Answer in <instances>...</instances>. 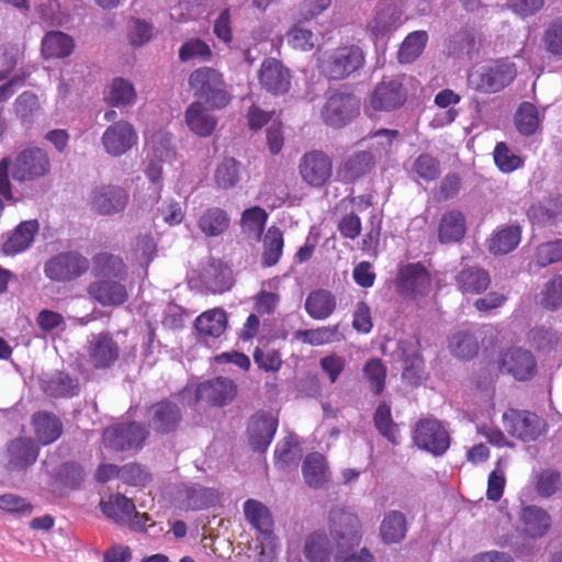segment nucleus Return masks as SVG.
Here are the masks:
<instances>
[{
    "mask_svg": "<svg viewBox=\"0 0 562 562\" xmlns=\"http://www.w3.org/2000/svg\"><path fill=\"white\" fill-rule=\"evenodd\" d=\"M193 95L203 100L212 109H224L232 94L226 88L223 75L212 67H200L193 70L188 79Z\"/></svg>",
    "mask_w": 562,
    "mask_h": 562,
    "instance_id": "f257e3e1",
    "label": "nucleus"
},
{
    "mask_svg": "<svg viewBox=\"0 0 562 562\" xmlns=\"http://www.w3.org/2000/svg\"><path fill=\"white\" fill-rule=\"evenodd\" d=\"M517 75L514 63L497 59L473 68L468 74V86L481 93H496L507 87Z\"/></svg>",
    "mask_w": 562,
    "mask_h": 562,
    "instance_id": "f03ea898",
    "label": "nucleus"
},
{
    "mask_svg": "<svg viewBox=\"0 0 562 562\" xmlns=\"http://www.w3.org/2000/svg\"><path fill=\"white\" fill-rule=\"evenodd\" d=\"M366 56L361 47L345 45L323 53L319 68L330 80H342L363 67Z\"/></svg>",
    "mask_w": 562,
    "mask_h": 562,
    "instance_id": "7ed1b4c3",
    "label": "nucleus"
},
{
    "mask_svg": "<svg viewBox=\"0 0 562 562\" xmlns=\"http://www.w3.org/2000/svg\"><path fill=\"white\" fill-rule=\"evenodd\" d=\"M360 110V100L346 90H334L327 94L321 111L324 123L334 128H340L350 123Z\"/></svg>",
    "mask_w": 562,
    "mask_h": 562,
    "instance_id": "20e7f679",
    "label": "nucleus"
},
{
    "mask_svg": "<svg viewBox=\"0 0 562 562\" xmlns=\"http://www.w3.org/2000/svg\"><path fill=\"white\" fill-rule=\"evenodd\" d=\"M12 178L18 182H31L45 177L50 170L47 153L38 147L19 151L11 162Z\"/></svg>",
    "mask_w": 562,
    "mask_h": 562,
    "instance_id": "39448f33",
    "label": "nucleus"
},
{
    "mask_svg": "<svg viewBox=\"0 0 562 562\" xmlns=\"http://www.w3.org/2000/svg\"><path fill=\"white\" fill-rule=\"evenodd\" d=\"M406 94L398 78L384 77L369 94L364 110L370 115L372 112L394 111L405 103Z\"/></svg>",
    "mask_w": 562,
    "mask_h": 562,
    "instance_id": "423d86ee",
    "label": "nucleus"
},
{
    "mask_svg": "<svg viewBox=\"0 0 562 562\" xmlns=\"http://www.w3.org/2000/svg\"><path fill=\"white\" fill-rule=\"evenodd\" d=\"M90 267L88 258L77 250L59 252L44 265L46 278L56 282H67L85 274Z\"/></svg>",
    "mask_w": 562,
    "mask_h": 562,
    "instance_id": "0eeeda50",
    "label": "nucleus"
},
{
    "mask_svg": "<svg viewBox=\"0 0 562 562\" xmlns=\"http://www.w3.org/2000/svg\"><path fill=\"white\" fill-rule=\"evenodd\" d=\"M503 424L508 434L524 441L537 440L547 431V423L536 413L510 408L503 414Z\"/></svg>",
    "mask_w": 562,
    "mask_h": 562,
    "instance_id": "6e6552de",
    "label": "nucleus"
},
{
    "mask_svg": "<svg viewBox=\"0 0 562 562\" xmlns=\"http://www.w3.org/2000/svg\"><path fill=\"white\" fill-rule=\"evenodd\" d=\"M149 436L146 426L138 423L117 424L104 429L103 443L115 451L140 449Z\"/></svg>",
    "mask_w": 562,
    "mask_h": 562,
    "instance_id": "1a4fd4ad",
    "label": "nucleus"
},
{
    "mask_svg": "<svg viewBox=\"0 0 562 562\" xmlns=\"http://www.w3.org/2000/svg\"><path fill=\"white\" fill-rule=\"evenodd\" d=\"M414 442L418 448L438 457L449 449L450 435L439 420L423 419L415 427Z\"/></svg>",
    "mask_w": 562,
    "mask_h": 562,
    "instance_id": "9d476101",
    "label": "nucleus"
},
{
    "mask_svg": "<svg viewBox=\"0 0 562 562\" xmlns=\"http://www.w3.org/2000/svg\"><path fill=\"white\" fill-rule=\"evenodd\" d=\"M88 201L95 214L114 215L125 210L130 195L121 186L101 184L91 190Z\"/></svg>",
    "mask_w": 562,
    "mask_h": 562,
    "instance_id": "9b49d317",
    "label": "nucleus"
},
{
    "mask_svg": "<svg viewBox=\"0 0 562 562\" xmlns=\"http://www.w3.org/2000/svg\"><path fill=\"white\" fill-rule=\"evenodd\" d=\"M299 171L304 182L311 187L321 188L333 175V162L326 153L310 150L300 159Z\"/></svg>",
    "mask_w": 562,
    "mask_h": 562,
    "instance_id": "f8f14e48",
    "label": "nucleus"
},
{
    "mask_svg": "<svg viewBox=\"0 0 562 562\" xmlns=\"http://www.w3.org/2000/svg\"><path fill=\"white\" fill-rule=\"evenodd\" d=\"M138 140L134 126L124 120L112 123L102 134L101 143L106 154L120 157L131 150Z\"/></svg>",
    "mask_w": 562,
    "mask_h": 562,
    "instance_id": "ddd939ff",
    "label": "nucleus"
},
{
    "mask_svg": "<svg viewBox=\"0 0 562 562\" xmlns=\"http://www.w3.org/2000/svg\"><path fill=\"white\" fill-rule=\"evenodd\" d=\"M403 11L392 0H382L373 19L368 23L371 37L379 42L392 34L402 24Z\"/></svg>",
    "mask_w": 562,
    "mask_h": 562,
    "instance_id": "4468645a",
    "label": "nucleus"
},
{
    "mask_svg": "<svg viewBox=\"0 0 562 562\" xmlns=\"http://www.w3.org/2000/svg\"><path fill=\"white\" fill-rule=\"evenodd\" d=\"M261 88L273 95H282L290 90V70L273 57L266 58L258 71Z\"/></svg>",
    "mask_w": 562,
    "mask_h": 562,
    "instance_id": "2eb2a0df",
    "label": "nucleus"
},
{
    "mask_svg": "<svg viewBox=\"0 0 562 562\" xmlns=\"http://www.w3.org/2000/svg\"><path fill=\"white\" fill-rule=\"evenodd\" d=\"M149 427L159 434L176 431L182 420V408L178 403L164 400L153 404L147 411Z\"/></svg>",
    "mask_w": 562,
    "mask_h": 562,
    "instance_id": "dca6fc26",
    "label": "nucleus"
},
{
    "mask_svg": "<svg viewBox=\"0 0 562 562\" xmlns=\"http://www.w3.org/2000/svg\"><path fill=\"white\" fill-rule=\"evenodd\" d=\"M397 288L401 293L414 299L425 296L431 288L430 274L420 262L408 263L398 272Z\"/></svg>",
    "mask_w": 562,
    "mask_h": 562,
    "instance_id": "f3484780",
    "label": "nucleus"
},
{
    "mask_svg": "<svg viewBox=\"0 0 562 562\" xmlns=\"http://www.w3.org/2000/svg\"><path fill=\"white\" fill-rule=\"evenodd\" d=\"M499 369L518 381H526L535 375L537 363L529 350L520 347L510 348L501 356Z\"/></svg>",
    "mask_w": 562,
    "mask_h": 562,
    "instance_id": "a211bd4d",
    "label": "nucleus"
},
{
    "mask_svg": "<svg viewBox=\"0 0 562 562\" xmlns=\"http://www.w3.org/2000/svg\"><path fill=\"white\" fill-rule=\"evenodd\" d=\"M89 359L97 369L110 368L119 358L120 349L109 333L92 334L89 339Z\"/></svg>",
    "mask_w": 562,
    "mask_h": 562,
    "instance_id": "6ab92c4d",
    "label": "nucleus"
},
{
    "mask_svg": "<svg viewBox=\"0 0 562 562\" xmlns=\"http://www.w3.org/2000/svg\"><path fill=\"white\" fill-rule=\"evenodd\" d=\"M121 279H98L88 286L89 295L102 306H116L125 303L128 293Z\"/></svg>",
    "mask_w": 562,
    "mask_h": 562,
    "instance_id": "aec40b11",
    "label": "nucleus"
},
{
    "mask_svg": "<svg viewBox=\"0 0 562 562\" xmlns=\"http://www.w3.org/2000/svg\"><path fill=\"white\" fill-rule=\"evenodd\" d=\"M236 392L237 389L232 379L218 376L200 383L196 387L195 395L198 401L224 406L235 397Z\"/></svg>",
    "mask_w": 562,
    "mask_h": 562,
    "instance_id": "412c9836",
    "label": "nucleus"
},
{
    "mask_svg": "<svg viewBox=\"0 0 562 562\" xmlns=\"http://www.w3.org/2000/svg\"><path fill=\"white\" fill-rule=\"evenodd\" d=\"M278 428V420L267 414L254 415L248 424V441L254 451L265 452Z\"/></svg>",
    "mask_w": 562,
    "mask_h": 562,
    "instance_id": "4be33fe9",
    "label": "nucleus"
},
{
    "mask_svg": "<svg viewBox=\"0 0 562 562\" xmlns=\"http://www.w3.org/2000/svg\"><path fill=\"white\" fill-rule=\"evenodd\" d=\"M184 122L194 135L199 137H209L213 134L217 125L216 116L201 101L192 102L186 110Z\"/></svg>",
    "mask_w": 562,
    "mask_h": 562,
    "instance_id": "5701e85b",
    "label": "nucleus"
},
{
    "mask_svg": "<svg viewBox=\"0 0 562 562\" xmlns=\"http://www.w3.org/2000/svg\"><path fill=\"white\" fill-rule=\"evenodd\" d=\"M178 498L183 509L201 510L213 505L217 494L199 483H184L178 490Z\"/></svg>",
    "mask_w": 562,
    "mask_h": 562,
    "instance_id": "b1692460",
    "label": "nucleus"
},
{
    "mask_svg": "<svg viewBox=\"0 0 562 562\" xmlns=\"http://www.w3.org/2000/svg\"><path fill=\"white\" fill-rule=\"evenodd\" d=\"M519 519L524 526V532L532 539L542 538L552 526V518L549 513L537 505L521 506Z\"/></svg>",
    "mask_w": 562,
    "mask_h": 562,
    "instance_id": "393cba45",
    "label": "nucleus"
},
{
    "mask_svg": "<svg viewBox=\"0 0 562 562\" xmlns=\"http://www.w3.org/2000/svg\"><path fill=\"white\" fill-rule=\"evenodd\" d=\"M374 162V155L370 150L355 151L344 159L339 166L338 175L345 182H355L369 173Z\"/></svg>",
    "mask_w": 562,
    "mask_h": 562,
    "instance_id": "a878e982",
    "label": "nucleus"
},
{
    "mask_svg": "<svg viewBox=\"0 0 562 562\" xmlns=\"http://www.w3.org/2000/svg\"><path fill=\"white\" fill-rule=\"evenodd\" d=\"M330 535L341 544L359 540V521L353 515L333 510L329 515Z\"/></svg>",
    "mask_w": 562,
    "mask_h": 562,
    "instance_id": "bb28decb",
    "label": "nucleus"
},
{
    "mask_svg": "<svg viewBox=\"0 0 562 562\" xmlns=\"http://www.w3.org/2000/svg\"><path fill=\"white\" fill-rule=\"evenodd\" d=\"M304 482L312 488L318 490L330 480V471L325 457L318 452L308 453L302 463Z\"/></svg>",
    "mask_w": 562,
    "mask_h": 562,
    "instance_id": "cd10ccee",
    "label": "nucleus"
},
{
    "mask_svg": "<svg viewBox=\"0 0 562 562\" xmlns=\"http://www.w3.org/2000/svg\"><path fill=\"white\" fill-rule=\"evenodd\" d=\"M92 273L99 279L125 280L127 267L120 256L99 252L92 257Z\"/></svg>",
    "mask_w": 562,
    "mask_h": 562,
    "instance_id": "c85d7f7f",
    "label": "nucleus"
},
{
    "mask_svg": "<svg viewBox=\"0 0 562 562\" xmlns=\"http://www.w3.org/2000/svg\"><path fill=\"white\" fill-rule=\"evenodd\" d=\"M465 232V216L461 211L451 210L442 215L438 227L440 243H457L464 237Z\"/></svg>",
    "mask_w": 562,
    "mask_h": 562,
    "instance_id": "c756f323",
    "label": "nucleus"
},
{
    "mask_svg": "<svg viewBox=\"0 0 562 562\" xmlns=\"http://www.w3.org/2000/svg\"><path fill=\"white\" fill-rule=\"evenodd\" d=\"M304 308L313 319H327L336 308V297L327 290H314L307 295Z\"/></svg>",
    "mask_w": 562,
    "mask_h": 562,
    "instance_id": "7c9ffc66",
    "label": "nucleus"
},
{
    "mask_svg": "<svg viewBox=\"0 0 562 562\" xmlns=\"http://www.w3.org/2000/svg\"><path fill=\"white\" fill-rule=\"evenodd\" d=\"M456 282L463 294H480L488 288L491 278L486 270L479 267H469L457 274Z\"/></svg>",
    "mask_w": 562,
    "mask_h": 562,
    "instance_id": "2f4dec72",
    "label": "nucleus"
},
{
    "mask_svg": "<svg viewBox=\"0 0 562 562\" xmlns=\"http://www.w3.org/2000/svg\"><path fill=\"white\" fill-rule=\"evenodd\" d=\"M194 326L201 338H217L226 329V313L222 308L206 311L196 317Z\"/></svg>",
    "mask_w": 562,
    "mask_h": 562,
    "instance_id": "473e14b6",
    "label": "nucleus"
},
{
    "mask_svg": "<svg viewBox=\"0 0 562 562\" xmlns=\"http://www.w3.org/2000/svg\"><path fill=\"white\" fill-rule=\"evenodd\" d=\"M40 228L36 220L22 222L3 245L8 255H15L26 250L34 241L35 234Z\"/></svg>",
    "mask_w": 562,
    "mask_h": 562,
    "instance_id": "72a5a7b5",
    "label": "nucleus"
},
{
    "mask_svg": "<svg viewBox=\"0 0 562 562\" xmlns=\"http://www.w3.org/2000/svg\"><path fill=\"white\" fill-rule=\"evenodd\" d=\"M74 48V38L60 31L47 32L42 40V54L45 58L68 57Z\"/></svg>",
    "mask_w": 562,
    "mask_h": 562,
    "instance_id": "f704fd0d",
    "label": "nucleus"
},
{
    "mask_svg": "<svg viewBox=\"0 0 562 562\" xmlns=\"http://www.w3.org/2000/svg\"><path fill=\"white\" fill-rule=\"evenodd\" d=\"M10 465L22 470L33 464L38 456L36 443L30 438H16L9 446Z\"/></svg>",
    "mask_w": 562,
    "mask_h": 562,
    "instance_id": "c9c22d12",
    "label": "nucleus"
},
{
    "mask_svg": "<svg viewBox=\"0 0 562 562\" xmlns=\"http://www.w3.org/2000/svg\"><path fill=\"white\" fill-rule=\"evenodd\" d=\"M32 423L36 439L44 446L57 440L63 432V425L59 418L47 412L34 414Z\"/></svg>",
    "mask_w": 562,
    "mask_h": 562,
    "instance_id": "e433bc0d",
    "label": "nucleus"
},
{
    "mask_svg": "<svg viewBox=\"0 0 562 562\" xmlns=\"http://www.w3.org/2000/svg\"><path fill=\"white\" fill-rule=\"evenodd\" d=\"M100 508L108 518L119 525H126L135 512V504L125 495L115 494L110 496L108 501H101Z\"/></svg>",
    "mask_w": 562,
    "mask_h": 562,
    "instance_id": "4c0bfd02",
    "label": "nucleus"
},
{
    "mask_svg": "<svg viewBox=\"0 0 562 562\" xmlns=\"http://www.w3.org/2000/svg\"><path fill=\"white\" fill-rule=\"evenodd\" d=\"M521 240V228L508 225L495 231L490 240L488 249L494 255H506L513 251Z\"/></svg>",
    "mask_w": 562,
    "mask_h": 562,
    "instance_id": "58836bf2",
    "label": "nucleus"
},
{
    "mask_svg": "<svg viewBox=\"0 0 562 562\" xmlns=\"http://www.w3.org/2000/svg\"><path fill=\"white\" fill-rule=\"evenodd\" d=\"M406 532L407 522L403 513L391 510L385 514L380 526V536L384 543H398L404 540Z\"/></svg>",
    "mask_w": 562,
    "mask_h": 562,
    "instance_id": "ea45409f",
    "label": "nucleus"
},
{
    "mask_svg": "<svg viewBox=\"0 0 562 562\" xmlns=\"http://www.w3.org/2000/svg\"><path fill=\"white\" fill-rule=\"evenodd\" d=\"M244 514L248 522L258 530V536L273 533V519L269 509L259 501L247 499Z\"/></svg>",
    "mask_w": 562,
    "mask_h": 562,
    "instance_id": "a19ab883",
    "label": "nucleus"
},
{
    "mask_svg": "<svg viewBox=\"0 0 562 562\" xmlns=\"http://www.w3.org/2000/svg\"><path fill=\"white\" fill-rule=\"evenodd\" d=\"M542 119L539 111L531 102H522L514 114V123L518 133L522 136H532L541 127Z\"/></svg>",
    "mask_w": 562,
    "mask_h": 562,
    "instance_id": "79ce46f5",
    "label": "nucleus"
},
{
    "mask_svg": "<svg viewBox=\"0 0 562 562\" xmlns=\"http://www.w3.org/2000/svg\"><path fill=\"white\" fill-rule=\"evenodd\" d=\"M137 94L134 85L127 79L116 77L109 86L105 101L115 108L132 106L136 103Z\"/></svg>",
    "mask_w": 562,
    "mask_h": 562,
    "instance_id": "37998d69",
    "label": "nucleus"
},
{
    "mask_svg": "<svg viewBox=\"0 0 562 562\" xmlns=\"http://www.w3.org/2000/svg\"><path fill=\"white\" fill-rule=\"evenodd\" d=\"M231 218L226 211L210 207L199 218V228L210 237L220 236L229 226Z\"/></svg>",
    "mask_w": 562,
    "mask_h": 562,
    "instance_id": "c03bdc74",
    "label": "nucleus"
},
{
    "mask_svg": "<svg viewBox=\"0 0 562 562\" xmlns=\"http://www.w3.org/2000/svg\"><path fill=\"white\" fill-rule=\"evenodd\" d=\"M268 221V213L260 206L246 209L241 213L243 233L255 240H260Z\"/></svg>",
    "mask_w": 562,
    "mask_h": 562,
    "instance_id": "a18cd8bd",
    "label": "nucleus"
},
{
    "mask_svg": "<svg viewBox=\"0 0 562 562\" xmlns=\"http://www.w3.org/2000/svg\"><path fill=\"white\" fill-rule=\"evenodd\" d=\"M284 239L281 229L277 226L268 228L263 238V252L261 265L263 267L276 266L283 254Z\"/></svg>",
    "mask_w": 562,
    "mask_h": 562,
    "instance_id": "49530a36",
    "label": "nucleus"
},
{
    "mask_svg": "<svg viewBox=\"0 0 562 562\" xmlns=\"http://www.w3.org/2000/svg\"><path fill=\"white\" fill-rule=\"evenodd\" d=\"M294 337L311 346L327 345L341 339L339 325L323 326L315 329H301L295 331Z\"/></svg>",
    "mask_w": 562,
    "mask_h": 562,
    "instance_id": "de8ad7c7",
    "label": "nucleus"
},
{
    "mask_svg": "<svg viewBox=\"0 0 562 562\" xmlns=\"http://www.w3.org/2000/svg\"><path fill=\"white\" fill-rule=\"evenodd\" d=\"M449 349L454 357L470 360L479 351L477 337L470 330H460L450 338Z\"/></svg>",
    "mask_w": 562,
    "mask_h": 562,
    "instance_id": "09e8293b",
    "label": "nucleus"
},
{
    "mask_svg": "<svg viewBox=\"0 0 562 562\" xmlns=\"http://www.w3.org/2000/svg\"><path fill=\"white\" fill-rule=\"evenodd\" d=\"M363 378L374 396H379L385 389L387 369L380 358L369 359L362 369Z\"/></svg>",
    "mask_w": 562,
    "mask_h": 562,
    "instance_id": "8fccbe9b",
    "label": "nucleus"
},
{
    "mask_svg": "<svg viewBox=\"0 0 562 562\" xmlns=\"http://www.w3.org/2000/svg\"><path fill=\"white\" fill-rule=\"evenodd\" d=\"M427 42L428 33L426 31L409 33L400 47L398 61L401 64H409L416 60L424 52Z\"/></svg>",
    "mask_w": 562,
    "mask_h": 562,
    "instance_id": "3c124183",
    "label": "nucleus"
},
{
    "mask_svg": "<svg viewBox=\"0 0 562 562\" xmlns=\"http://www.w3.org/2000/svg\"><path fill=\"white\" fill-rule=\"evenodd\" d=\"M45 392L55 397H71L78 393V380L56 371L45 382Z\"/></svg>",
    "mask_w": 562,
    "mask_h": 562,
    "instance_id": "603ef678",
    "label": "nucleus"
},
{
    "mask_svg": "<svg viewBox=\"0 0 562 562\" xmlns=\"http://www.w3.org/2000/svg\"><path fill=\"white\" fill-rule=\"evenodd\" d=\"M304 555L308 562H327L330 557V541L324 532H313L304 544Z\"/></svg>",
    "mask_w": 562,
    "mask_h": 562,
    "instance_id": "864d4df0",
    "label": "nucleus"
},
{
    "mask_svg": "<svg viewBox=\"0 0 562 562\" xmlns=\"http://www.w3.org/2000/svg\"><path fill=\"white\" fill-rule=\"evenodd\" d=\"M373 422L376 430L387 439L391 443H398V429L397 425L392 419L391 406L381 402L375 408Z\"/></svg>",
    "mask_w": 562,
    "mask_h": 562,
    "instance_id": "5fc2aeb1",
    "label": "nucleus"
},
{
    "mask_svg": "<svg viewBox=\"0 0 562 562\" xmlns=\"http://www.w3.org/2000/svg\"><path fill=\"white\" fill-rule=\"evenodd\" d=\"M304 22L305 21H301L300 18L296 16V22L286 32L285 38L288 45L293 49L310 52L316 46L317 36L311 30L302 25Z\"/></svg>",
    "mask_w": 562,
    "mask_h": 562,
    "instance_id": "6e6d98bb",
    "label": "nucleus"
},
{
    "mask_svg": "<svg viewBox=\"0 0 562 562\" xmlns=\"http://www.w3.org/2000/svg\"><path fill=\"white\" fill-rule=\"evenodd\" d=\"M243 166L235 158H225L216 168L214 179L222 189L234 188L241 179Z\"/></svg>",
    "mask_w": 562,
    "mask_h": 562,
    "instance_id": "4d7b16f0",
    "label": "nucleus"
},
{
    "mask_svg": "<svg viewBox=\"0 0 562 562\" xmlns=\"http://www.w3.org/2000/svg\"><path fill=\"white\" fill-rule=\"evenodd\" d=\"M14 111L23 124H33L41 111L37 95L29 91L21 93L14 102Z\"/></svg>",
    "mask_w": 562,
    "mask_h": 562,
    "instance_id": "13d9d810",
    "label": "nucleus"
},
{
    "mask_svg": "<svg viewBox=\"0 0 562 562\" xmlns=\"http://www.w3.org/2000/svg\"><path fill=\"white\" fill-rule=\"evenodd\" d=\"M212 57V50L207 43L199 37L186 41L179 48V59L182 63L191 60L207 61Z\"/></svg>",
    "mask_w": 562,
    "mask_h": 562,
    "instance_id": "bf43d9fd",
    "label": "nucleus"
},
{
    "mask_svg": "<svg viewBox=\"0 0 562 562\" xmlns=\"http://www.w3.org/2000/svg\"><path fill=\"white\" fill-rule=\"evenodd\" d=\"M145 176L149 181L148 200L146 203L156 204L161 196L162 190V161L160 159H151L146 166Z\"/></svg>",
    "mask_w": 562,
    "mask_h": 562,
    "instance_id": "052dcab7",
    "label": "nucleus"
},
{
    "mask_svg": "<svg viewBox=\"0 0 562 562\" xmlns=\"http://www.w3.org/2000/svg\"><path fill=\"white\" fill-rule=\"evenodd\" d=\"M540 304L550 311L562 307V274L551 278L540 293Z\"/></svg>",
    "mask_w": 562,
    "mask_h": 562,
    "instance_id": "680f3d73",
    "label": "nucleus"
},
{
    "mask_svg": "<svg viewBox=\"0 0 562 562\" xmlns=\"http://www.w3.org/2000/svg\"><path fill=\"white\" fill-rule=\"evenodd\" d=\"M33 505L24 497L14 493L0 495V510L15 516L27 517L33 513Z\"/></svg>",
    "mask_w": 562,
    "mask_h": 562,
    "instance_id": "e2e57ef3",
    "label": "nucleus"
},
{
    "mask_svg": "<svg viewBox=\"0 0 562 562\" xmlns=\"http://www.w3.org/2000/svg\"><path fill=\"white\" fill-rule=\"evenodd\" d=\"M542 42L548 53L562 57V16L555 18L548 24Z\"/></svg>",
    "mask_w": 562,
    "mask_h": 562,
    "instance_id": "0e129e2a",
    "label": "nucleus"
},
{
    "mask_svg": "<svg viewBox=\"0 0 562 562\" xmlns=\"http://www.w3.org/2000/svg\"><path fill=\"white\" fill-rule=\"evenodd\" d=\"M562 261V239L539 245L535 255V262L541 268Z\"/></svg>",
    "mask_w": 562,
    "mask_h": 562,
    "instance_id": "69168bd1",
    "label": "nucleus"
},
{
    "mask_svg": "<svg viewBox=\"0 0 562 562\" xmlns=\"http://www.w3.org/2000/svg\"><path fill=\"white\" fill-rule=\"evenodd\" d=\"M494 161L503 172H513L522 165L519 156L512 153L503 142L497 143L494 149Z\"/></svg>",
    "mask_w": 562,
    "mask_h": 562,
    "instance_id": "338daca9",
    "label": "nucleus"
},
{
    "mask_svg": "<svg viewBox=\"0 0 562 562\" xmlns=\"http://www.w3.org/2000/svg\"><path fill=\"white\" fill-rule=\"evenodd\" d=\"M400 136L397 130L380 128L368 136L371 148L379 155L387 154L393 142Z\"/></svg>",
    "mask_w": 562,
    "mask_h": 562,
    "instance_id": "774afa93",
    "label": "nucleus"
}]
</instances>
